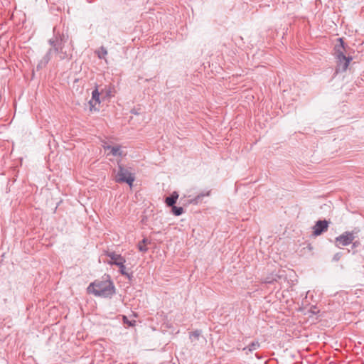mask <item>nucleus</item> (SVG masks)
<instances>
[{"label":"nucleus","mask_w":364,"mask_h":364,"mask_svg":"<svg viewBox=\"0 0 364 364\" xmlns=\"http://www.w3.org/2000/svg\"><path fill=\"white\" fill-rule=\"evenodd\" d=\"M88 293L101 297H110L115 292V287L110 280H96L87 287Z\"/></svg>","instance_id":"nucleus-1"},{"label":"nucleus","mask_w":364,"mask_h":364,"mask_svg":"<svg viewBox=\"0 0 364 364\" xmlns=\"http://www.w3.org/2000/svg\"><path fill=\"white\" fill-rule=\"evenodd\" d=\"M340 45L335 46V57L336 58V73L345 72L346 71L350 62L352 60L351 57H346L344 55L345 48L343 46V41L342 38H339Z\"/></svg>","instance_id":"nucleus-2"},{"label":"nucleus","mask_w":364,"mask_h":364,"mask_svg":"<svg viewBox=\"0 0 364 364\" xmlns=\"http://www.w3.org/2000/svg\"><path fill=\"white\" fill-rule=\"evenodd\" d=\"M114 180L119 183H127L132 187L135 177L134 173L131 171V168H125L118 162V171L114 176Z\"/></svg>","instance_id":"nucleus-3"},{"label":"nucleus","mask_w":364,"mask_h":364,"mask_svg":"<svg viewBox=\"0 0 364 364\" xmlns=\"http://www.w3.org/2000/svg\"><path fill=\"white\" fill-rule=\"evenodd\" d=\"M54 37L49 40V43L52 46L53 50L60 49L61 46H65V43L68 41V36H65L63 33H60L59 32H55V28H54Z\"/></svg>","instance_id":"nucleus-4"},{"label":"nucleus","mask_w":364,"mask_h":364,"mask_svg":"<svg viewBox=\"0 0 364 364\" xmlns=\"http://www.w3.org/2000/svg\"><path fill=\"white\" fill-rule=\"evenodd\" d=\"M355 239L353 232L346 231L341 235L336 237V242L338 247L340 245L347 246L353 242Z\"/></svg>","instance_id":"nucleus-5"},{"label":"nucleus","mask_w":364,"mask_h":364,"mask_svg":"<svg viewBox=\"0 0 364 364\" xmlns=\"http://www.w3.org/2000/svg\"><path fill=\"white\" fill-rule=\"evenodd\" d=\"M105 255L110 258V261H108L107 263L110 265H119L122 263H125L126 259L124 257H122L119 254H117L113 251H106L105 252Z\"/></svg>","instance_id":"nucleus-6"},{"label":"nucleus","mask_w":364,"mask_h":364,"mask_svg":"<svg viewBox=\"0 0 364 364\" xmlns=\"http://www.w3.org/2000/svg\"><path fill=\"white\" fill-rule=\"evenodd\" d=\"M328 224L329 223L326 220H318L313 227V235L316 237L326 232L328 230Z\"/></svg>","instance_id":"nucleus-7"},{"label":"nucleus","mask_w":364,"mask_h":364,"mask_svg":"<svg viewBox=\"0 0 364 364\" xmlns=\"http://www.w3.org/2000/svg\"><path fill=\"white\" fill-rule=\"evenodd\" d=\"M104 93V90H102L100 92L98 91L97 87L92 91V98L89 101V105H90V110L91 112L98 110L97 107H95V105L93 104V102H95V104H100V95L101 94Z\"/></svg>","instance_id":"nucleus-8"},{"label":"nucleus","mask_w":364,"mask_h":364,"mask_svg":"<svg viewBox=\"0 0 364 364\" xmlns=\"http://www.w3.org/2000/svg\"><path fill=\"white\" fill-rule=\"evenodd\" d=\"M59 56V58L61 60L65 59V58H70L72 56V52L70 50H67L65 49V46H61L60 48L54 50Z\"/></svg>","instance_id":"nucleus-9"},{"label":"nucleus","mask_w":364,"mask_h":364,"mask_svg":"<svg viewBox=\"0 0 364 364\" xmlns=\"http://www.w3.org/2000/svg\"><path fill=\"white\" fill-rule=\"evenodd\" d=\"M178 198V194L177 192L174 191L171 193V195L167 198H166L165 202L168 206H173L176 203V200Z\"/></svg>","instance_id":"nucleus-10"},{"label":"nucleus","mask_w":364,"mask_h":364,"mask_svg":"<svg viewBox=\"0 0 364 364\" xmlns=\"http://www.w3.org/2000/svg\"><path fill=\"white\" fill-rule=\"evenodd\" d=\"M105 149L110 150V154L113 156H122V151H121L120 147L119 146H107L105 147Z\"/></svg>","instance_id":"nucleus-11"},{"label":"nucleus","mask_w":364,"mask_h":364,"mask_svg":"<svg viewBox=\"0 0 364 364\" xmlns=\"http://www.w3.org/2000/svg\"><path fill=\"white\" fill-rule=\"evenodd\" d=\"M210 191H207L205 193H200L196 196L194 198L189 200V203L196 205L204 196H209Z\"/></svg>","instance_id":"nucleus-12"},{"label":"nucleus","mask_w":364,"mask_h":364,"mask_svg":"<svg viewBox=\"0 0 364 364\" xmlns=\"http://www.w3.org/2000/svg\"><path fill=\"white\" fill-rule=\"evenodd\" d=\"M150 242L146 238H144L142 241L139 242L138 244V249L140 252H146L148 250L146 247L147 244H149Z\"/></svg>","instance_id":"nucleus-13"},{"label":"nucleus","mask_w":364,"mask_h":364,"mask_svg":"<svg viewBox=\"0 0 364 364\" xmlns=\"http://www.w3.org/2000/svg\"><path fill=\"white\" fill-rule=\"evenodd\" d=\"M260 344L258 341L252 342L247 348H245L243 350L248 349L249 351L252 352L259 347Z\"/></svg>","instance_id":"nucleus-14"},{"label":"nucleus","mask_w":364,"mask_h":364,"mask_svg":"<svg viewBox=\"0 0 364 364\" xmlns=\"http://www.w3.org/2000/svg\"><path fill=\"white\" fill-rule=\"evenodd\" d=\"M172 213L176 216H179L183 213V208L182 207L172 206Z\"/></svg>","instance_id":"nucleus-15"},{"label":"nucleus","mask_w":364,"mask_h":364,"mask_svg":"<svg viewBox=\"0 0 364 364\" xmlns=\"http://www.w3.org/2000/svg\"><path fill=\"white\" fill-rule=\"evenodd\" d=\"M97 53L100 58H101V59L105 58L107 54V50L105 47L102 46V47H100L99 50L97 52Z\"/></svg>","instance_id":"nucleus-16"},{"label":"nucleus","mask_w":364,"mask_h":364,"mask_svg":"<svg viewBox=\"0 0 364 364\" xmlns=\"http://www.w3.org/2000/svg\"><path fill=\"white\" fill-rule=\"evenodd\" d=\"M119 268V272L124 276H127L128 278H130V274L127 272L126 267L124 266V263H122L119 265H117Z\"/></svg>","instance_id":"nucleus-17"},{"label":"nucleus","mask_w":364,"mask_h":364,"mask_svg":"<svg viewBox=\"0 0 364 364\" xmlns=\"http://www.w3.org/2000/svg\"><path fill=\"white\" fill-rule=\"evenodd\" d=\"M123 321H124V323H128V325L130 326H134L135 321H129V320H128L126 316L123 317Z\"/></svg>","instance_id":"nucleus-18"},{"label":"nucleus","mask_w":364,"mask_h":364,"mask_svg":"<svg viewBox=\"0 0 364 364\" xmlns=\"http://www.w3.org/2000/svg\"><path fill=\"white\" fill-rule=\"evenodd\" d=\"M275 281H277L276 278L270 279V278L267 277V278L264 279L262 282L265 283V284H272Z\"/></svg>","instance_id":"nucleus-19"},{"label":"nucleus","mask_w":364,"mask_h":364,"mask_svg":"<svg viewBox=\"0 0 364 364\" xmlns=\"http://www.w3.org/2000/svg\"><path fill=\"white\" fill-rule=\"evenodd\" d=\"M106 96H109V91H106Z\"/></svg>","instance_id":"nucleus-20"},{"label":"nucleus","mask_w":364,"mask_h":364,"mask_svg":"<svg viewBox=\"0 0 364 364\" xmlns=\"http://www.w3.org/2000/svg\"><path fill=\"white\" fill-rule=\"evenodd\" d=\"M93 104L95 105V107H96V105H97V104H95V102H93Z\"/></svg>","instance_id":"nucleus-21"}]
</instances>
